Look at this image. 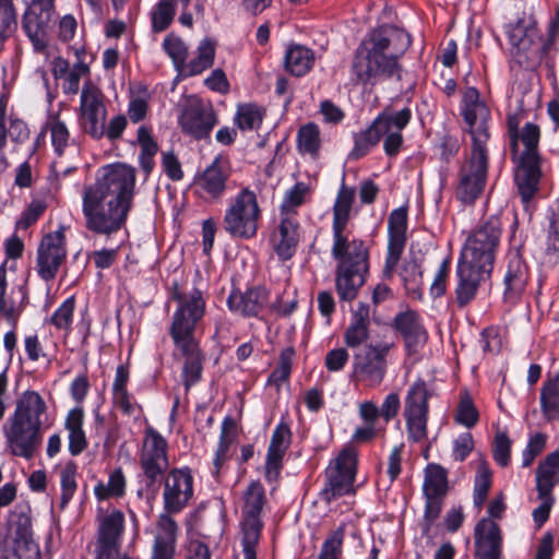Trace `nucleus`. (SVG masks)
<instances>
[{
    "label": "nucleus",
    "mask_w": 559,
    "mask_h": 559,
    "mask_svg": "<svg viewBox=\"0 0 559 559\" xmlns=\"http://www.w3.org/2000/svg\"><path fill=\"white\" fill-rule=\"evenodd\" d=\"M80 53H84V50H75L79 61L73 64L70 72L64 76L63 91L66 94H76L79 92L80 79L88 72V67L81 60Z\"/></svg>",
    "instance_id": "nucleus-56"
},
{
    "label": "nucleus",
    "mask_w": 559,
    "mask_h": 559,
    "mask_svg": "<svg viewBox=\"0 0 559 559\" xmlns=\"http://www.w3.org/2000/svg\"><path fill=\"white\" fill-rule=\"evenodd\" d=\"M472 141V152L461 167L456 188V197L463 203H473L483 192L487 179V141Z\"/></svg>",
    "instance_id": "nucleus-8"
},
{
    "label": "nucleus",
    "mask_w": 559,
    "mask_h": 559,
    "mask_svg": "<svg viewBox=\"0 0 559 559\" xmlns=\"http://www.w3.org/2000/svg\"><path fill=\"white\" fill-rule=\"evenodd\" d=\"M356 472L357 452L355 449L346 447L326 468V485L320 493L321 498L330 503L342 496L355 495Z\"/></svg>",
    "instance_id": "nucleus-9"
},
{
    "label": "nucleus",
    "mask_w": 559,
    "mask_h": 559,
    "mask_svg": "<svg viewBox=\"0 0 559 559\" xmlns=\"http://www.w3.org/2000/svg\"><path fill=\"white\" fill-rule=\"evenodd\" d=\"M313 62V52L300 45L290 47L285 56V68L295 76H301L309 72Z\"/></svg>",
    "instance_id": "nucleus-38"
},
{
    "label": "nucleus",
    "mask_w": 559,
    "mask_h": 559,
    "mask_svg": "<svg viewBox=\"0 0 559 559\" xmlns=\"http://www.w3.org/2000/svg\"><path fill=\"white\" fill-rule=\"evenodd\" d=\"M52 9L43 4H32L24 14L23 27L37 51H43L47 46V33L52 23Z\"/></svg>",
    "instance_id": "nucleus-22"
},
{
    "label": "nucleus",
    "mask_w": 559,
    "mask_h": 559,
    "mask_svg": "<svg viewBox=\"0 0 559 559\" xmlns=\"http://www.w3.org/2000/svg\"><path fill=\"white\" fill-rule=\"evenodd\" d=\"M124 527V515L115 510L100 519L96 543V559H116Z\"/></svg>",
    "instance_id": "nucleus-18"
},
{
    "label": "nucleus",
    "mask_w": 559,
    "mask_h": 559,
    "mask_svg": "<svg viewBox=\"0 0 559 559\" xmlns=\"http://www.w3.org/2000/svg\"><path fill=\"white\" fill-rule=\"evenodd\" d=\"M293 357L294 350L292 348H286L282 352L277 367L273 370L269 378L270 383H274L278 386L282 382L288 379L292 370Z\"/></svg>",
    "instance_id": "nucleus-57"
},
{
    "label": "nucleus",
    "mask_w": 559,
    "mask_h": 559,
    "mask_svg": "<svg viewBox=\"0 0 559 559\" xmlns=\"http://www.w3.org/2000/svg\"><path fill=\"white\" fill-rule=\"evenodd\" d=\"M528 281V270L519 254L509 258L507 271L503 277V296L508 301L518 300L523 294Z\"/></svg>",
    "instance_id": "nucleus-29"
},
{
    "label": "nucleus",
    "mask_w": 559,
    "mask_h": 559,
    "mask_svg": "<svg viewBox=\"0 0 559 559\" xmlns=\"http://www.w3.org/2000/svg\"><path fill=\"white\" fill-rule=\"evenodd\" d=\"M412 43L411 35L394 25L371 31L359 44L352 70L356 82L373 86L382 79L401 78L400 58Z\"/></svg>",
    "instance_id": "nucleus-2"
},
{
    "label": "nucleus",
    "mask_w": 559,
    "mask_h": 559,
    "mask_svg": "<svg viewBox=\"0 0 559 559\" xmlns=\"http://www.w3.org/2000/svg\"><path fill=\"white\" fill-rule=\"evenodd\" d=\"M332 254L340 260L336 290L341 299L352 301L365 283L368 252L359 239H348L346 231L333 234Z\"/></svg>",
    "instance_id": "nucleus-5"
},
{
    "label": "nucleus",
    "mask_w": 559,
    "mask_h": 559,
    "mask_svg": "<svg viewBox=\"0 0 559 559\" xmlns=\"http://www.w3.org/2000/svg\"><path fill=\"white\" fill-rule=\"evenodd\" d=\"M394 329L402 334L409 352H416L417 347L426 341V332L415 311L407 310L399 313L394 318Z\"/></svg>",
    "instance_id": "nucleus-32"
},
{
    "label": "nucleus",
    "mask_w": 559,
    "mask_h": 559,
    "mask_svg": "<svg viewBox=\"0 0 559 559\" xmlns=\"http://www.w3.org/2000/svg\"><path fill=\"white\" fill-rule=\"evenodd\" d=\"M370 309L368 305L360 304L354 311L353 322L346 329L344 342L349 347H357L369 336Z\"/></svg>",
    "instance_id": "nucleus-35"
},
{
    "label": "nucleus",
    "mask_w": 559,
    "mask_h": 559,
    "mask_svg": "<svg viewBox=\"0 0 559 559\" xmlns=\"http://www.w3.org/2000/svg\"><path fill=\"white\" fill-rule=\"evenodd\" d=\"M76 490L75 465L69 463L61 471L60 509H64Z\"/></svg>",
    "instance_id": "nucleus-51"
},
{
    "label": "nucleus",
    "mask_w": 559,
    "mask_h": 559,
    "mask_svg": "<svg viewBox=\"0 0 559 559\" xmlns=\"http://www.w3.org/2000/svg\"><path fill=\"white\" fill-rule=\"evenodd\" d=\"M50 131L51 142L58 155L64 153L66 147L70 145V133L67 126L57 118H50L47 122Z\"/></svg>",
    "instance_id": "nucleus-49"
},
{
    "label": "nucleus",
    "mask_w": 559,
    "mask_h": 559,
    "mask_svg": "<svg viewBox=\"0 0 559 559\" xmlns=\"http://www.w3.org/2000/svg\"><path fill=\"white\" fill-rule=\"evenodd\" d=\"M409 120L411 110L408 108L396 112L384 110L368 129L355 134V145L350 157L354 159L362 157L381 138H383L385 153L390 156L396 155L403 143L402 130Z\"/></svg>",
    "instance_id": "nucleus-6"
},
{
    "label": "nucleus",
    "mask_w": 559,
    "mask_h": 559,
    "mask_svg": "<svg viewBox=\"0 0 559 559\" xmlns=\"http://www.w3.org/2000/svg\"><path fill=\"white\" fill-rule=\"evenodd\" d=\"M176 538V522L168 514H162L157 523L152 559H174Z\"/></svg>",
    "instance_id": "nucleus-31"
},
{
    "label": "nucleus",
    "mask_w": 559,
    "mask_h": 559,
    "mask_svg": "<svg viewBox=\"0 0 559 559\" xmlns=\"http://www.w3.org/2000/svg\"><path fill=\"white\" fill-rule=\"evenodd\" d=\"M512 441L506 432L498 431L492 444V455L495 461L502 467L510 463Z\"/></svg>",
    "instance_id": "nucleus-55"
},
{
    "label": "nucleus",
    "mask_w": 559,
    "mask_h": 559,
    "mask_svg": "<svg viewBox=\"0 0 559 559\" xmlns=\"http://www.w3.org/2000/svg\"><path fill=\"white\" fill-rule=\"evenodd\" d=\"M464 119L468 126L472 140L488 141L489 131L487 121L490 116L489 108L479 102L476 88H468L464 94Z\"/></svg>",
    "instance_id": "nucleus-21"
},
{
    "label": "nucleus",
    "mask_w": 559,
    "mask_h": 559,
    "mask_svg": "<svg viewBox=\"0 0 559 559\" xmlns=\"http://www.w3.org/2000/svg\"><path fill=\"white\" fill-rule=\"evenodd\" d=\"M167 441L152 427L145 430L140 464L148 485L154 484L169 467Z\"/></svg>",
    "instance_id": "nucleus-13"
},
{
    "label": "nucleus",
    "mask_w": 559,
    "mask_h": 559,
    "mask_svg": "<svg viewBox=\"0 0 559 559\" xmlns=\"http://www.w3.org/2000/svg\"><path fill=\"white\" fill-rule=\"evenodd\" d=\"M500 238L501 223L492 216L466 239L457 266L455 293L460 307L466 306L475 297L480 283L490 277Z\"/></svg>",
    "instance_id": "nucleus-3"
},
{
    "label": "nucleus",
    "mask_w": 559,
    "mask_h": 559,
    "mask_svg": "<svg viewBox=\"0 0 559 559\" xmlns=\"http://www.w3.org/2000/svg\"><path fill=\"white\" fill-rule=\"evenodd\" d=\"M430 396L431 392L424 380H417L407 391L403 416L407 437L413 442H420L427 438Z\"/></svg>",
    "instance_id": "nucleus-10"
},
{
    "label": "nucleus",
    "mask_w": 559,
    "mask_h": 559,
    "mask_svg": "<svg viewBox=\"0 0 559 559\" xmlns=\"http://www.w3.org/2000/svg\"><path fill=\"white\" fill-rule=\"evenodd\" d=\"M513 48L520 63H525L526 66L534 64L542 56V43L538 38L537 29L531 27V35Z\"/></svg>",
    "instance_id": "nucleus-40"
},
{
    "label": "nucleus",
    "mask_w": 559,
    "mask_h": 559,
    "mask_svg": "<svg viewBox=\"0 0 559 559\" xmlns=\"http://www.w3.org/2000/svg\"><path fill=\"white\" fill-rule=\"evenodd\" d=\"M180 124L186 133L200 140L209 136L216 124V117L211 105L191 97L182 110Z\"/></svg>",
    "instance_id": "nucleus-17"
},
{
    "label": "nucleus",
    "mask_w": 559,
    "mask_h": 559,
    "mask_svg": "<svg viewBox=\"0 0 559 559\" xmlns=\"http://www.w3.org/2000/svg\"><path fill=\"white\" fill-rule=\"evenodd\" d=\"M389 247L385 261L384 274L391 276L396 267L401 254L405 248L406 229H407V212L400 207L394 210L389 217Z\"/></svg>",
    "instance_id": "nucleus-20"
},
{
    "label": "nucleus",
    "mask_w": 559,
    "mask_h": 559,
    "mask_svg": "<svg viewBox=\"0 0 559 559\" xmlns=\"http://www.w3.org/2000/svg\"><path fill=\"white\" fill-rule=\"evenodd\" d=\"M16 27V13L12 0H0V41L8 38Z\"/></svg>",
    "instance_id": "nucleus-50"
},
{
    "label": "nucleus",
    "mask_w": 559,
    "mask_h": 559,
    "mask_svg": "<svg viewBox=\"0 0 559 559\" xmlns=\"http://www.w3.org/2000/svg\"><path fill=\"white\" fill-rule=\"evenodd\" d=\"M307 188L302 183H297L292 190H289L282 204V215H287V212H296L295 207L299 206L304 202Z\"/></svg>",
    "instance_id": "nucleus-60"
},
{
    "label": "nucleus",
    "mask_w": 559,
    "mask_h": 559,
    "mask_svg": "<svg viewBox=\"0 0 559 559\" xmlns=\"http://www.w3.org/2000/svg\"><path fill=\"white\" fill-rule=\"evenodd\" d=\"M401 407V401L397 393L393 392L386 395L383 403L379 407L380 416L389 423L391 419L396 417Z\"/></svg>",
    "instance_id": "nucleus-63"
},
{
    "label": "nucleus",
    "mask_w": 559,
    "mask_h": 559,
    "mask_svg": "<svg viewBox=\"0 0 559 559\" xmlns=\"http://www.w3.org/2000/svg\"><path fill=\"white\" fill-rule=\"evenodd\" d=\"M263 111L255 105L246 104L238 107L236 122L241 130H252L262 123Z\"/></svg>",
    "instance_id": "nucleus-48"
},
{
    "label": "nucleus",
    "mask_w": 559,
    "mask_h": 559,
    "mask_svg": "<svg viewBox=\"0 0 559 559\" xmlns=\"http://www.w3.org/2000/svg\"><path fill=\"white\" fill-rule=\"evenodd\" d=\"M299 236L296 212H287V215H282L278 228L273 234L274 250L282 260H288L293 257Z\"/></svg>",
    "instance_id": "nucleus-25"
},
{
    "label": "nucleus",
    "mask_w": 559,
    "mask_h": 559,
    "mask_svg": "<svg viewBox=\"0 0 559 559\" xmlns=\"http://www.w3.org/2000/svg\"><path fill=\"white\" fill-rule=\"evenodd\" d=\"M448 491L447 471L438 464H429L425 471L424 495L445 496Z\"/></svg>",
    "instance_id": "nucleus-41"
},
{
    "label": "nucleus",
    "mask_w": 559,
    "mask_h": 559,
    "mask_svg": "<svg viewBox=\"0 0 559 559\" xmlns=\"http://www.w3.org/2000/svg\"><path fill=\"white\" fill-rule=\"evenodd\" d=\"M491 471L489 469L488 463L485 459H479L477 463V472L475 477L474 487V504L477 508H481L487 499L488 491L491 487Z\"/></svg>",
    "instance_id": "nucleus-43"
},
{
    "label": "nucleus",
    "mask_w": 559,
    "mask_h": 559,
    "mask_svg": "<svg viewBox=\"0 0 559 559\" xmlns=\"http://www.w3.org/2000/svg\"><path fill=\"white\" fill-rule=\"evenodd\" d=\"M235 428V423L230 418H226L222 426V433H221V440L219 444L216 451L214 465L216 467V473H218V469L223 462L226 459V452L228 450V447L231 442V438L229 437V432Z\"/></svg>",
    "instance_id": "nucleus-59"
},
{
    "label": "nucleus",
    "mask_w": 559,
    "mask_h": 559,
    "mask_svg": "<svg viewBox=\"0 0 559 559\" xmlns=\"http://www.w3.org/2000/svg\"><path fill=\"white\" fill-rule=\"evenodd\" d=\"M290 436L286 424H280L272 435L265 463V476L270 481L276 480L280 475L283 456L290 444Z\"/></svg>",
    "instance_id": "nucleus-27"
},
{
    "label": "nucleus",
    "mask_w": 559,
    "mask_h": 559,
    "mask_svg": "<svg viewBox=\"0 0 559 559\" xmlns=\"http://www.w3.org/2000/svg\"><path fill=\"white\" fill-rule=\"evenodd\" d=\"M540 404L545 417L548 420L554 419L559 412V372L544 384Z\"/></svg>",
    "instance_id": "nucleus-42"
},
{
    "label": "nucleus",
    "mask_w": 559,
    "mask_h": 559,
    "mask_svg": "<svg viewBox=\"0 0 559 559\" xmlns=\"http://www.w3.org/2000/svg\"><path fill=\"white\" fill-rule=\"evenodd\" d=\"M502 535L499 525L489 519L475 526V559H500Z\"/></svg>",
    "instance_id": "nucleus-23"
},
{
    "label": "nucleus",
    "mask_w": 559,
    "mask_h": 559,
    "mask_svg": "<svg viewBox=\"0 0 559 559\" xmlns=\"http://www.w3.org/2000/svg\"><path fill=\"white\" fill-rule=\"evenodd\" d=\"M8 277L7 269L3 264L0 266V313L3 314L8 320H15L19 313V306L14 298V289L11 293H7Z\"/></svg>",
    "instance_id": "nucleus-46"
},
{
    "label": "nucleus",
    "mask_w": 559,
    "mask_h": 559,
    "mask_svg": "<svg viewBox=\"0 0 559 559\" xmlns=\"http://www.w3.org/2000/svg\"><path fill=\"white\" fill-rule=\"evenodd\" d=\"M230 171L226 162L221 158L215 160L195 179V186L212 199H219L225 189Z\"/></svg>",
    "instance_id": "nucleus-28"
},
{
    "label": "nucleus",
    "mask_w": 559,
    "mask_h": 559,
    "mask_svg": "<svg viewBox=\"0 0 559 559\" xmlns=\"http://www.w3.org/2000/svg\"><path fill=\"white\" fill-rule=\"evenodd\" d=\"M455 421L467 428L474 427L478 421V412L468 394H464L461 397L455 414Z\"/></svg>",
    "instance_id": "nucleus-54"
},
{
    "label": "nucleus",
    "mask_w": 559,
    "mask_h": 559,
    "mask_svg": "<svg viewBox=\"0 0 559 559\" xmlns=\"http://www.w3.org/2000/svg\"><path fill=\"white\" fill-rule=\"evenodd\" d=\"M298 144L302 152L316 154L320 146L318 127L313 123L301 127L298 132Z\"/></svg>",
    "instance_id": "nucleus-53"
},
{
    "label": "nucleus",
    "mask_w": 559,
    "mask_h": 559,
    "mask_svg": "<svg viewBox=\"0 0 559 559\" xmlns=\"http://www.w3.org/2000/svg\"><path fill=\"white\" fill-rule=\"evenodd\" d=\"M67 257L64 234L61 230L47 234L37 250V272L45 281L56 277Z\"/></svg>",
    "instance_id": "nucleus-16"
},
{
    "label": "nucleus",
    "mask_w": 559,
    "mask_h": 559,
    "mask_svg": "<svg viewBox=\"0 0 559 559\" xmlns=\"http://www.w3.org/2000/svg\"><path fill=\"white\" fill-rule=\"evenodd\" d=\"M163 46L177 67L181 66L186 61L188 57V48L182 39L170 35L164 40Z\"/></svg>",
    "instance_id": "nucleus-58"
},
{
    "label": "nucleus",
    "mask_w": 559,
    "mask_h": 559,
    "mask_svg": "<svg viewBox=\"0 0 559 559\" xmlns=\"http://www.w3.org/2000/svg\"><path fill=\"white\" fill-rule=\"evenodd\" d=\"M74 300L73 298H69L55 312L51 318V322L58 329H68L72 322Z\"/></svg>",
    "instance_id": "nucleus-61"
},
{
    "label": "nucleus",
    "mask_w": 559,
    "mask_h": 559,
    "mask_svg": "<svg viewBox=\"0 0 559 559\" xmlns=\"http://www.w3.org/2000/svg\"><path fill=\"white\" fill-rule=\"evenodd\" d=\"M9 525L13 547L4 559H40L39 547L33 539L31 516L15 511L10 515Z\"/></svg>",
    "instance_id": "nucleus-15"
},
{
    "label": "nucleus",
    "mask_w": 559,
    "mask_h": 559,
    "mask_svg": "<svg viewBox=\"0 0 559 559\" xmlns=\"http://www.w3.org/2000/svg\"><path fill=\"white\" fill-rule=\"evenodd\" d=\"M539 128L534 123H526L519 132V153L513 159H539L537 147L539 142Z\"/></svg>",
    "instance_id": "nucleus-39"
},
{
    "label": "nucleus",
    "mask_w": 559,
    "mask_h": 559,
    "mask_svg": "<svg viewBox=\"0 0 559 559\" xmlns=\"http://www.w3.org/2000/svg\"><path fill=\"white\" fill-rule=\"evenodd\" d=\"M265 502V495L262 485L252 481L245 492L243 520H242V545L245 559H257L255 546L259 542L262 522L260 513Z\"/></svg>",
    "instance_id": "nucleus-11"
},
{
    "label": "nucleus",
    "mask_w": 559,
    "mask_h": 559,
    "mask_svg": "<svg viewBox=\"0 0 559 559\" xmlns=\"http://www.w3.org/2000/svg\"><path fill=\"white\" fill-rule=\"evenodd\" d=\"M354 200L355 190L343 185L333 206V234L346 231Z\"/></svg>",
    "instance_id": "nucleus-36"
},
{
    "label": "nucleus",
    "mask_w": 559,
    "mask_h": 559,
    "mask_svg": "<svg viewBox=\"0 0 559 559\" xmlns=\"http://www.w3.org/2000/svg\"><path fill=\"white\" fill-rule=\"evenodd\" d=\"M401 277L407 289H416L419 287L421 272L415 261L406 262L402 269Z\"/></svg>",
    "instance_id": "nucleus-62"
},
{
    "label": "nucleus",
    "mask_w": 559,
    "mask_h": 559,
    "mask_svg": "<svg viewBox=\"0 0 559 559\" xmlns=\"http://www.w3.org/2000/svg\"><path fill=\"white\" fill-rule=\"evenodd\" d=\"M215 57V43L210 38L203 39L198 47V55L192 59L187 68L190 75L202 73L212 67Z\"/></svg>",
    "instance_id": "nucleus-44"
},
{
    "label": "nucleus",
    "mask_w": 559,
    "mask_h": 559,
    "mask_svg": "<svg viewBox=\"0 0 559 559\" xmlns=\"http://www.w3.org/2000/svg\"><path fill=\"white\" fill-rule=\"evenodd\" d=\"M105 96L92 82H85L81 92L80 124L94 139L105 134Z\"/></svg>",
    "instance_id": "nucleus-12"
},
{
    "label": "nucleus",
    "mask_w": 559,
    "mask_h": 559,
    "mask_svg": "<svg viewBox=\"0 0 559 559\" xmlns=\"http://www.w3.org/2000/svg\"><path fill=\"white\" fill-rule=\"evenodd\" d=\"M45 409V402L38 393L26 392L17 402L15 413L11 420L40 428L41 423L39 417Z\"/></svg>",
    "instance_id": "nucleus-33"
},
{
    "label": "nucleus",
    "mask_w": 559,
    "mask_h": 559,
    "mask_svg": "<svg viewBox=\"0 0 559 559\" xmlns=\"http://www.w3.org/2000/svg\"><path fill=\"white\" fill-rule=\"evenodd\" d=\"M516 163L514 180L523 203H528L538 190L540 180L539 159H514Z\"/></svg>",
    "instance_id": "nucleus-26"
},
{
    "label": "nucleus",
    "mask_w": 559,
    "mask_h": 559,
    "mask_svg": "<svg viewBox=\"0 0 559 559\" xmlns=\"http://www.w3.org/2000/svg\"><path fill=\"white\" fill-rule=\"evenodd\" d=\"M559 484V450L549 453L536 468V490L543 496L552 495Z\"/></svg>",
    "instance_id": "nucleus-34"
},
{
    "label": "nucleus",
    "mask_w": 559,
    "mask_h": 559,
    "mask_svg": "<svg viewBox=\"0 0 559 559\" xmlns=\"http://www.w3.org/2000/svg\"><path fill=\"white\" fill-rule=\"evenodd\" d=\"M474 448V441L471 433L461 435L454 441L453 457L457 462H463Z\"/></svg>",
    "instance_id": "nucleus-64"
},
{
    "label": "nucleus",
    "mask_w": 559,
    "mask_h": 559,
    "mask_svg": "<svg viewBox=\"0 0 559 559\" xmlns=\"http://www.w3.org/2000/svg\"><path fill=\"white\" fill-rule=\"evenodd\" d=\"M176 13L173 0L159 1L152 12V27L154 32L165 31L174 20Z\"/></svg>",
    "instance_id": "nucleus-47"
},
{
    "label": "nucleus",
    "mask_w": 559,
    "mask_h": 559,
    "mask_svg": "<svg viewBox=\"0 0 559 559\" xmlns=\"http://www.w3.org/2000/svg\"><path fill=\"white\" fill-rule=\"evenodd\" d=\"M392 344L367 345L354 356V372L370 386H378L386 372Z\"/></svg>",
    "instance_id": "nucleus-14"
},
{
    "label": "nucleus",
    "mask_w": 559,
    "mask_h": 559,
    "mask_svg": "<svg viewBox=\"0 0 559 559\" xmlns=\"http://www.w3.org/2000/svg\"><path fill=\"white\" fill-rule=\"evenodd\" d=\"M344 535L345 525L342 524L323 543L319 559H338L342 551Z\"/></svg>",
    "instance_id": "nucleus-52"
},
{
    "label": "nucleus",
    "mask_w": 559,
    "mask_h": 559,
    "mask_svg": "<svg viewBox=\"0 0 559 559\" xmlns=\"http://www.w3.org/2000/svg\"><path fill=\"white\" fill-rule=\"evenodd\" d=\"M138 142L141 146V155H140L141 167L146 173V175H148L154 167L153 157L157 153L158 146L145 127H141L139 129Z\"/></svg>",
    "instance_id": "nucleus-45"
},
{
    "label": "nucleus",
    "mask_w": 559,
    "mask_h": 559,
    "mask_svg": "<svg viewBox=\"0 0 559 559\" xmlns=\"http://www.w3.org/2000/svg\"><path fill=\"white\" fill-rule=\"evenodd\" d=\"M178 302L169 328L176 349L183 358L182 377L186 389L201 379L204 356L194 336L198 322L205 312V300L202 292L193 288L190 292L176 290L173 295Z\"/></svg>",
    "instance_id": "nucleus-4"
},
{
    "label": "nucleus",
    "mask_w": 559,
    "mask_h": 559,
    "mask_svg": "<svg viewBox=\"0 0 559 559\" xmlns=\"http://www.w3.org/2000/svg\"><path fill=\"white\" fill-rule=\"evenodd\" d=\"M135 170L123 164L110 165L83 193V214L88 230L111 235L124 224L131 209Z\"/></svg>",
    "instance_id": "nucleus-1"
},
{
    "label": "nucleus",
    "mask_w": 559,
    "mask_h": 559,
    "mask_svg": "<svg viewBox=\"0 0 559 559\" xmlns=\"http://www.w3.org/2000/svg\"><path fill=\"white\" fill-rule=\"evenodd\" d=\"M193 495L192 476L187 469H173L165 479L164 506L169 513L181 511Z\"/></svg>",
    "instance_id": "nucleus-19"
},
{
    "label": "nucleus",
    "mask_w": 559,
    "mask_h": 559,
    "mask_svg": "<svg viewBox=\"0 0 559 559\" xmlns=\"http://www.w3.org/2000/svg\"><path fill=\"white\" fill-rule=\"evenodd\" d=\"M261 209L257 195L249 189H242L230 202L224 218L223 228L234 238L249 239L255 236Z\"/></svg>",
    "instance_id": "nucleus-7"
},
{
    "label": "nucleus",
    "mask_w": 559,
    "mask_h": 559,
    "mask_svg": "<svg viewBox=\"0 0 559 559\" xmlns=\"http://www.w3.org/2000/svg\"><path fill=\"white\" fill-rule=\"evenodd\" d=\"M267 292L262 287L248 289L246 293L234 292L227 299L231 311L242 316H257L267 304Z\"/></svg>",
    "instance_id": "nucleus-30"
},
{
    "label": "nucleus",
    "mask_w": 559,
    "mask_h": 559,
    "mask_svg": "<svg viewBox=\"0 0 559 559\" xmlns=\"http://www.w3.org/2000/svg\"><path fill=\"white\" fill-rule=\"evenodd\" d=\"M39 429L11 420L10 427L4 430L11 453L31 459L40 443Z\"/></svg>",
    "instance_id": "nucleus-24"
},
{
    "label": "nucleus",
    "mask_w": 559,
    "mask_h": 559,
    "mask_svg": "<svg viewBox=\"0 0 559 559\" xmlns=\"http://www.w3.org/2000/svg\"><path fill=\"white\" fill-rule=\"evenodd\" d=\"M83 417L82 408L72 409L66 420V427L69 430V451L72 455H79L87 447L85 433L83 431Z\"/></svg>",
    "instance_id": "nucleus-37"
}]
</instances>
